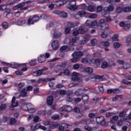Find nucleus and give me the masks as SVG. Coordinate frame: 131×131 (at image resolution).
Instances as JSON below:
<instances>
[{
	"mask_svg": "<svg viewBox=\"0 0 131 131\" xmlns=\"http://www.w3.org/2000/svg\"><path fill=\"white\" fill-rule=\"evenodd\" d=\"M120 43H118V42H115L114 44V48H115V49H118L119 48H120Z\"/></svg>",
	"mask_w": 131,
	"mask_h": 131,
	"instance_id": "obj_62",
	"label": "nucleus"
},
{
	"mask_svg": "<svg viewBox=\"0 0 131 131\" xmlns=\"http://www.w3.org/2000/svg\"><path fill=\"white\" fill-rule=\"evenodd\" d=\"M73 57H77V58H79L83 57V53L82 52H76L75 51L73 54H72Z\"/></svg>",
	"mask_w": 131,
	"mask_h": 131,
	"instance_id": "obj_12",
	"label": "nucleus"
},
{
	"mask_svg": "<svg viewBox=\"0 0 131 131\" xmlns=\"http://www.w3.org/2000/svg\"><path fill=\"white\" fill-rule=\"evenodd\" d=\"M7 108V105L5 104H2L0 105V110L3 111V110H5Z\"/></svg>",
	"mask_w": 131,
	"mask_h": 131,
	"instance_id": "obj_54",
	"label": "nucleus"
},
{
	"mask_svg": "<svg viewBox=\"0 0 131 131\" xmlns=\"http://www.w3.org/2000/svg\"><path fill=\"white\" fill-rule=\"evenodd\" d=\"M89 18L91 19H96L97 18V14L92 13L89 15Z\"/></svg>",
	"mask_w": 131,
	"mask_h": 131,
	"instance_id": "obj_51",
	"label": "nucleus"
},
{
	"mask_svg": "<svg viewBox=\"0 0 131 131\" xmlns=\"http://www.w3.org/2000/svg\"><path fill=\"white\" fill-rule=\"evenodd\" d=\"M104 121H105V119L103 116L96 117V122H97L98 124H103Z\"/></svg>",
	"mask_w": 131,
	"mask_h": 131,
	"instance_id": "obj_10",
	"label": "nucleus"
},
{
	"mask_svg": "<svg viewBox=\"0 0 131 131\" xmlns=\"http://www.w3.org/2000/svg\"><path fill=\"white\" fill-rule=\"evenodd\" d=\"M97 42H98V41L96 39H94L91 40V45H92V46H96Z\"/></svg>",
	"mask_w": 131,
	"mask_h": 131,
	"instance_id": "obj_61",
	"label": "nucleus"
},
{
	"mask_svg": "<svg viewBox=\"0 0 131 131\" xmlns=\"http://www.w3.org/2000/svg\"><path fill=\"white\" fill-rule=\"evenodd\" d=\"M92 122V121L90 119H83L81 121L82 124H86V125H89Z\"/></svg>",
	"mask_w": 131,
	"mask_h": 131,
	"instance_id": "obj_17",
	"label": "nucleus"
},
{
	"mask_svg": "<svg viewBox=\"0 0 131 131\" xmlns=\"http://www.w3.org/2000/svg\"><path fill=\"white\" fill-rule=\"evenodd\" d=\"M2 27L4 29H7L9 27V24L7 22L4 21L2 23Z\"/></svg>",
	"mask_w": 131,
	"mask_h": 131,
	"instance_id": "obj_35",
	"label": "nucleus"
},
{
	"mask_svg": "<svg viewBox=\"0 0 131 131\" xmlns=\"http://www.w3.org/2000/svg\"><path fill=\"white\" fill-rule=\"evenodd\" d=\"M98 25V23L96 21H91V25L90 26V27H92L93 28H95V27L97 26Z\"/></svg>",
	"mask_w": 131,
	"mask_h": 131,
	"instance_id": "obj_40",
	"label": "nucleus"
},
{
	"mask_svg": "<svg viewBox=\"0 0 131 131\" xmlns=\"http://www.w3.org/2000/svg\"><path fill=\"white\" fill-rule=\"evenodd\" d=\"M84 71L89 74H92L93 73V68L87 67L84 69Z\"/></svg>",
	"mask_w": 131,
	"mask_h": 131,
	"instance_id": "obj_29",
	"label": "nucleus"
},
{
	"mask_svg": "<svg viewBox=\"0 0 131 131\" xmlns=\"http://www.w3.org/2000/svg\"><path fill=\"white\" fill-rule=\"evenodd\" d=\"M88 116L90 118H95V117H96V114L94 113H90L89 114Z\"/></svg>",
	"mask_w": 131,
	"mask_h": 131,
	"instance_id": "obj_48",
	"label": "nucleus"
},
{
	"mask_svg": "<svg viewBox=\"0 0 131 131\" xmlns=\"http://www.w3.org/2000/svg\"><path fill=\"white\" fill-rule=\"evenodd\" d=\"M24 110H27L30 113H34L35 112V108L33 107V105L30 103H24L23 105Z\"/></svg>",
	"mask_w": 131,
	"mask_h": 131,
	"instance_id": "obj_1",
	"label": "nucleus"
},
{
	"mask_svg": "<svg viewBox=\"0 0 131 131\" xmlns=\"http://www.w3.org/2000/svg\"><path fill=\"white\" fill-rule=\"evenodd\" d=\"M13 17V13H7L6 15V18L8 19H11Z\"/></svg>",
	"mask_w": 131,
	"mask_h": 131,
	"instance_id": "obj_64",
	"label": "nucleus"
},
{
	"mask_svg": "<svg viewBox=\"0 0 131 131\" xmlns=\"http://www.w3.org/2000/svg\"><path fill=\"white\" fill-rule=\"evenodd\" d=\"M54 102V97L53 96H49L47 98V103L48 105L51 106L53 104V102Z\"/></svg>",
	"mask_w": 131,
	"mask_h": 131,
	"instance_id": "obj_15",
	"label": "nucleus"
},
{
	"mask_svg": "<svg viewBox=\"0 0 131 131\" xmlns=\"http://www.w3.org/2000/svg\"><path fill=\"white\" fill-rule=\"evenodd\" d=\"M2 64H4V65H6V64L7 66H9L10 67H11V68H15L16 69H18L19 67H21V66H22V64H20L16 62L11 64L9 63H6L5 62H2Z\"/></svg>",
	"mask_w": 131,
	"mask_h": 131,
	"instance_id": "obj_5",
	"label": "nucleus"
},
{
	"mask_svg": "<svg viewBox=\"0 0 131 131\" xmlns=\"http://www.w3.org/2000/svg\"><path fill=\"white\" fill-rule=\"evenodd\" d=\"M119 118V117H118V116H115L112 118H111L110 120L111 122H113V120L114 121H117Z\"/></svg>",
	"mask_w": 131,
	"mask_h": 131,
	"instance_id": "obj_41",
	"label": "nucleus"
},
{
	"mask_svg": "<svg viewBox=\"0 0 131 131\" xmlns=\"http://www.w3.org/2000/svg\"><path fill=\"white\" fill-rule=\"evenodd\" d=\"M95 65H96V68H99L100 65H101V60L99 59H96L95 60Z\"/></svg>",
	"mask_w": 131,
	"mask_h": 131,
	"instance_id": "obj_27",
	"label": "nucleus"
},
{
	"mask_svg": "<svg viewBox=\"0 0 131 131\" xmlns=\"http://www.w3.org/2000/svg\"><path fill=\"white\" fill-rule=\"evenodd\" d=\"M78 61H79V58L76 56L74 57V58L71 59L72 63H76V62H78Z\"/></svg>",
	"mask_w": 131,
	"mask_h": 131,
	"instance_id": "obj_33",
	"label": "nucleus"
},
{
	"mask_svg": "<svg viewBox=\"0 0 131 131\" xmlns=\"http://www.w3.org/2000/svg\"><path fill=\"white\" fill-rule=\"evenodd\" d=\"M79 15L81 18H82V17H84L85 15H88V12H85L83 10H81L78 12Z\"/></svg>",
	"mask_w": 131,
	"mask_h": 131,
	"instance_id": "obj_25",
	"label": "nucleus"
},
{
	"mask_svg": "<svg viewBox=\"0 0 131 131\" xmlns=\"http://www.w3.org/2000/svg\"><path fill=\"white\" fill-rule=\"evenodd\" d=\"M112 39L114 41H116L118 40V35L115 34L112 37Z\"/></svg>",
	"mask_w": 131,
	"mask_h": 131,
	"instance_id": "obj_53",
	"label": "nucleus"
},
{
	"mask_svg": "<svg viewBox=\"0 0 131 131\" xmlns=\"http://www.w3.org/2000/svg\"><path fill=\"white\" fill-rule=\"evenodd\" d=\"M7 5L6 4H3L0 5V11H5L7 8Z\"/></svg>",
	"mask_w": 131,
	"mask_h": 131,
	"instance_id": "obj_42",
	"label": "nucleus"
},
{
	"mask_svg": "<svg viewBox=\"0 0 131 131\" xmlns=\"http://www.w3.org/2000/svg\"><path fill=\"white\" fill-rule=\"evenodd\" d=\"M68 27H69L70 28H73V27H74V24L73 23H70L69 22L68 23Z\"/></svg>",
	"mask_w": 131,
	"mask_h": 131,
	"instance_id": "obj_59",
	"label": "nucleus"
},
{
	"mask_svg": "<svg viewBox=\"0 0 131 131\" xmlns=\"http://www.w3.org/2000/svg\"><path fill=\"white\" fill-rule=\"evenodd\" d=\"M16 4V1L13 0V1H8L7 2V5L8 6H13V5H15Z\"/></svg>",
	"mask_w": 131,
	"mask_h": 131,
	"instance_id": "obj_34",
	"label": "nucleus"
},
{
	"mask_svg": "<svg viewBox=\"0 0 131 131\" xmlns=\"http://www.w3.org/2000/svg\"><path fill=\"white\" fill-rule=\"evenodd\" d=\"M112 66H116V64L113 60L110 61L108 63V67H112Z\"/></svg>",
	"mask_w": 131,
	"mask_h": 131,
	"instance_id": "obj_44",
	"label": "nucleus"
},
{
	"mask_svg": "<svg viewBox=\"0 0 131 131\" xmlns=\"http://www.w3.org/2000/svg\"><path fill=\"white\" fill-rule=\"evenodd\" d=\"M109 110L108 108L105 107L104 109H101L99 111V113H106Z\"/></svg>",
	"mask_w": 131,
	"mask_h": 131,
	"instance_id": "obj_52",
	"label": "nucleus"
},
{
	"mask_svg": "<svg viewBox=\"0 0 131 131\" xmlns=\"http://www.w3.org/2000/svg\"><path fill=\"white\" fill-rule=\"evenodd\" d=\"M24 6H25V3L23 2L15 6L14 8H16V9H22Z\"/></svg>",
	"mask_w": 131,
	"mask_h": 131,
	"instance_id": "obj_31",
	"label": "nucleus"
},
{
	"mask_svg": "<svg viewBox=\"0 0 131 131\" xmlns=\"http://www.w3.org/2000/svg\"><path fill=\"white\" fill-rule=\"evenodd\" d=\"M78 6L76 5H70L69 6V10L71 11H75V10H77Z\"/></svg>",
	"mask_w": 131,
	"mask_h": 131,
	"instance_id": "obj_28",
	"label": "nucleus"
},
{
	"mask_svg": "<svg viewBox=\"0 0 131 131\" xmlns=\"http://www.w3.org/2000/svg\"><path fill=\"white\" fill-rule=\"evenodd\" d=\"M69 51H74V43L72 41H70L69 43Z\"/></svg>",
	"mask_w": 131,
	"mask_h": 131,
	"instance_id": "obj_22",
	"label": "nucleus"
},
{
	"mask_svg": "<svg viewBox=\"0 0 131 131\" xmlns=\"http://www.w3.org/2000/svg\"><path fill=\"white\" fill-rule=\"evenodd\" d=\"M127 111L124 110L121 112L119 114V117H124V116H126Z\"/></svg>",
	"mask_w": 131,
	"mask_h": 131,
	"instance_id": "obj_30",
	"label": "nucleus"
},
{
	"mask_svg": "<svg viewBox=\"0 0 131 131\" xmlns=\"http://www.w3.org/2000/svg\"><path fill=\"white\" fill-rule=\"evenodd\" d=\"M45 125H49V127L54 129V128H56V125L54 124H52V122L46 121L45 122Z\"/></svg>",
	"mask_w": 131,
	"mask_h": 131,
	"instance_id": "obj_19",
	"label": "nucleus"
},
{
	"mask_svg": "<svg viewBox=\"0 0 131 131\" xmlns=\"http://www.w3.org/2000/svg\"><path fill=\"white\" fill-rule=\"evenodd\" d=\"M98 89H99L100 93H101V94H103V93H104V87H103V85H99Z\"/></svg>",
	"mask_w": 131,
	"mask_h": 131,
	"instance_id": "obj_47",
	"label": "nucleus"
},
{
	"mask_svg": "<svg viewBox=\"0 0 131 131\" xmlns=\"http://www.w3.org/2000/svg\"><path fill=\"white\" fill-rule=\"evenodd\" d=\"M112 11H114V6L110 5L107 7V10L104 12H106V14H108V12H112Z\"/></svg>",
	"mask_w": 131,
	"mask_h": 131,
	"instance_id": "obj_26",
	"label": "nucleus"
},
{
	"mask_svg": "<svg viewBox=\"0 0 131 131\" xmlns=\"http://www.w3.org/2000/svg\"><path fill=\"white\" fill-rule=\"evenodd\" d=\"M101 46L105 47V48H109L110 47V43L108 41H102L100 43Z\"/></svg>",
	"mask_w": 131,
	"mask_h": 131,
	"instance_id": "obj_24",
	"label": "nucleus"
},
{
	"mask_svg": "<svg viewBox=\"0 0 131 131\" xmlns=\"http://www.w3.org/2000/svg\"><path fill=\"white\" fill-rule=\"evenodd\" d=\"M62 111H66V112H71L73 108L70 105H63L62 107Z\"/></svg>",
	"mask_w": 131,
	"mask_h": 131,
	"instance_id": "obj_9",
	"label": "nucleus"
},
{
	"mask_svg": "<svg viewBox=\"0 0 131 131\" xmlns=\"http://www.w3.org/2000/svg\"><path fill=\"white\" fill-rule=\"evenodd\" d=\"M29 64L31 65V66H34V65L36 64V59L31 60L29 62Z\"/></svg>",
	"mask_w": 131,
	"mask_h": 131,
	"instance_id": "obj_46",
	"label": "nucleus"
},
{
	"mask_svg": "<svg viewBox=\"0 0 131 131\" xmlns=\"http://www.w3.org/2000/svg\"><path fill=\"white\" fill-rule=\"evenodd\" d=\"M109 67V64L107 62L103 61L101 64V68L102 69H106V68H108Z\"/></svg>",
	"mask_w": 131,
	"mask_h": 131,
	"instance_id": "obj_23",
	"label": "nucleus"
},
{
	"mask_svg": "<svg viewBox=\"0 0 131 131\" xmlns=\"http://www.w3.org/2000/svg\"><path fill=\"white\" fill-rule=\"evenodd\" d=\"M67 49H68V46H63L60 48V52H64V51L66 50Z\"/></svg>",
	"mask_w": 131,
	"mask_h": 131,
	"instance_id": "obj_49",
	"label": "nucleus"
},
{
	"mask_svg": "<svg viewBox=\"0 0 131 131\" xmlns=\"http://www.w3.org/2000/svg\"><path fill=\"white\" fill-rule=\"evenodd\" d=\"M72 79L73 81H78V82H80L82 81L81 79L79 78V74L74 72L72 76Z\"/></svg>",
	"mask_w": 131,
	"mask_h": 131,
	"instance_id": "obj_6",
	"label": "nucleus"
},
{
	"mask_svg": "<svg viewBox=\"0 0 131 131\" xmlns=\"http://www.w3.org/2000/svg\"><path fill=\"white\" fill-rule=\"evenodd\" d=\"M51 47L54 51H57L60 48L59 46V41L58 40H53Z\"/></svg>",
	"mask_w": 131,
	"mask_h": 131,
	"instance_id": "obj_7",
	"label": "nucleus"
},
{
	"mask_svg": "<svg viewBox=\"0 0 131 131\" xmlns=\"http://www.w3.org/2000/svg\"><path fill=\"white\" fill-rule=\"evenodd\" d=\"M12 102V107H15L18 106V102L16 101V97H13L11 101Z\"/></svg>",
	"mask_w": 131,
	"mask_h": 131,
	"instance_id": "obj_18",
	"label": "nucleus"
},
{
	"mask_svg": "<svg viewBox=\"0 0 131 131\" xmlns=\"http://www.w3.org/2000/svg\"><path fill=\"white\" fill-rule=\"evenodd\" d=\"M20 97H22L23 98L27 97V90H26V89L24 88L21 91L20 94L17 98H20Z\"/></svg>",
	"mask_w": 131,
	"mask_h": 131,
	"instance_id": "obj_13",
	"label": "nucleus"
},
{
	"mask_svg": "<svg viewBox=\"0 0 131 131\" xmlns=\"http://www.w3.org/2000/svg\"><path fill=\"white\" fill-rule=\"evenodd\" d=\"M88 6H86V4H83L80 5V7L82 10H87L88 9Z\"/></svg>",
	"mask_w": 131,
	"mask_h": 131,
	"instance_id": "obj_50",
	"label": "nucleus"
},
{
	"mask_svg": "<svg viewBox=\"0 0 131 131\" xmlns=\"http://www.w3.org/2000/svg\"><path fill=\"white\" fill-rule=\"evenodd\" d=\"M38 115H41L42 116H45L47 114L45 111H39L37 112Z\"/></svg>",
	"mask_w": 131,
	"mask_h": 131,
	"instance_id": "obj_37",
	"label": "nucleus"
},
{
	"mask_svg": "<svg viewBox=\"0 0 131 131\" xmlns=\"http://www.w3.org/2000/svg\"><path fill=\"white\" fill-rule=\"evenodd\" d=\"M79 67H80V66L79 65V64H74L73 66V68L75 70H77V69H79Z\"/></svg>",
	"mask_w": 131,
	"mask_h": 131,
	"instance_id": "obj_56",
	"label": "nucleus"
},
{
	"mask_svg": "<svg viewBox=\"0 0 131 131\" xmlns=\"http://www.w3.org/2000/svg\"><path fill=\"white\" fill-rule=\"evenodd\" d=\"M131 67V65L129 63H126L123 67V68H124V69H129V68H130Z\"/></svg>",
	"mask_w": 131,
	"mask_h": 131,
	"instance_id": "obj_55",
	"label": "nucleus"
},
{
	"mask_svg": "<svg viewBox=\"0 0 131 131\" xmlns=\"http://www.w3.org/2000/svg\"><path fill=\"white\" fill-rule=\"evenodd\" d=\"M102 15L103 16V17H104V18H106V21L105 20V22L110 23V22L112 21L111 17L109 16V13H107V11H103L102 13Z\"/></svg>",
	"mask_w": 131,
	"mask_h": 131,
	"instance_id": "obj_8",
	"label": "nucleus"
},
{
	"mask_svg": "<svg viewBox=\"0 0 131 131\" xmlns=\"http://www.w3.org/2000/svg\"><path fill=\"white\" fill-rule=\"evenodd\" d=\"M39 20V17H38V15H35L32 18H29L28 20V24H34V22H37Z\"/></svg>",
	"mask_w": 131,
	"mask_h": 131,
	"instance_id": "obj_4",
	"label": "nucleus"
},
{
	"mask_svg": "<svg viewBox=\"0 0 131 131\" xmlns=\"http://www.w3.org/2000/svg\"><path fill=\"white\" fill-rule=\"evenodd\" d=\"M17 122L16 119L14 118H11L10 120V124H15Z\"/></svg>",
	"mask_w": 131,
	"mask_h": 131,
	"instance_id": "obj_43",
	"label": "nucleus"
},
{
	"mask_svg": "<svg viewBox=\"0 0 131 131\" xmlns=\"http://www.w3.org/2000/svg\"><path fill=\"white\" fill-rule=\"evenodd\" d=\"M100 100H101V99L99 98V97L97 96H96L93 99V102H95V103H98V102H99V101H100Z\"/></svg>",
	"mask_w": 131,
	"mask_h": 131,
	"instance_id": "obj_45",
	"label": "nucleus"
},
{
	"mask_svg": "<svg viewBox=\"0 0 131 131\" xmlns=\"http://www.w3.org/2000/svg\"><path fill=\"white\" fill-rule=\"evenodd\" d=\"M38 61L39 63H43L46 61V56L43 55H41L38 58Z\"/></svg>",
	"mask_w": 131,
	"mask_h": 131,
	"instance_id": "obj_20",
	"label": "nucleus"
},
{
	"mask_svg": "<svg viewBox=\"0 0 131 131\" xmlns=\"http://www.w3.org/2000/svg\"><path fill=\"white\" fill-rule=\"evenodd\" d=\"M66 65H67V62L64 61V62H62L61 64H59V67L64 68V67H66Z\"/></svg>",
	"mask_w": 131,
	"mask_h": 131,
	"instance_id": "obj_60",
	"label": "nucleus"
},
{
	"mask_svg": "<svg viewBox=\"0 0 131 131\" xmlns=\"http://www.w3.org/2000/svg\"><path fill=\"white\" fill-rule=\"evenodd\" d=\"M78 31H79V33H81V34H83V33L85 32V30L84 29V28L81 27L79 28Z\"/></svg>",
	"mask_w": 131,
	"mask_h": 131,
	"instance_id": "obj_38",
	"label": "nucleus"
},
{
	"mask_svg": "<svg viewBox=\"0 0 131 131\" xmlns=\"http://www.w3.org/2000/svg\"><path fill=\"white\" fill-rule=\"evenodd\" d=\"M17 23V25H18L19 26L24 25V24H25V19L23 18H21L18 20Z\"/></svg>",
	"mask_w": 131,
	"mask_h": 131,
	"instance_id": "obj_21",
	"label": "nucleus"
},
{
	"mask_svg": "<svg viewBox=\"0 0 131 131\" xmlns=\"http://www.w3.org/2000/svg\"><path fill=\"white\" fill-rule=\"evenodd\" d=\"M130 28V21L127 20L125 21V25L124 26V30H128Z\"/></svg>",
	"mask_w": 131,
	"mask_h": 131,
	"instance_id": "obj_16",
	"label": "nucleus"
},
{
	"mask_svg": "<svg viewBox=\"0 0 131 131\" xmlns=\"http://www.w3.org/2000/svg\"><path fill=\"white\" fill-rule=\"evenodd\" d=\"M98 26L100 29L101 30H108L109 29V25L106 24V23L104 20V19H100L98 21Z\"/></svg>",
	"mask_w": 131,
	"mask_h": 131,
	"instance_id": "obj_2",
	"label": "nucleus"
},
{
	"mask_svg": "<svg viewBox=\"0 0 131 131\" xmlns=\"http://www.w3.org/2000/svg\"><path fill=\"white\" fill-rule=\"evenodd\" d=\"M122 11H123V9H122V8L120 7H117L116 9V12L118 14H120V13H121Z\"/></svg>",
	"mask_w": 131,
	"mask_h": 131,
	"instance_id": "obj_39",
	"label": "nucleus"
},
{
	"mask_svg": "<svg viewBox=\"0 0 131 131\" xmlns=\"http://www.w3.org/2000/svg\"><path fill=\"white\" fill-rule=\"evenodd\" d=\"M55 15H59L61 18H66L68 17V13L65 11H60L59 10H55L54 11Z\"/></svg>",
	"mask_w": 131,
	"mask_h": 131,
	"instance_id": "obj_3",
	"label": "nucleus"
},
{
	"mask_svg": "<svg viewBox=\"0 0 131 131\" xmlns=\"http://www.w3.org/2000/svg\"><path fill=\"white\" fill-rule=\"evenodd\" d=\"M59 131H64L65 128H69L70 127V125L68 124H62L61 125L59 124Z\"/></svg>",
	"mask_w": 131,
	"mask_h": 131,
	"instance_id": "obj_11",
	"label": "nucleus"
},
{
	"mask_svg": "<svg viewBox=\"0 0 131 131\" xmlns=\"http://www.w3.org/2000/svg\"><path fill=\"white\" fill-rule=\"evenodd\" d=\"M113 94H119V93H120V90L119 89H113Z\"/></svg>",
	"mask_w": 131,
	"mask_h": 131,
	"instance_id": "obj_57",
	"label": "nucleus"
},
{
	"mask_svg": "<svg viewBox=\"0 0 131 131\" xmlns=\"http://www.w3.org/2000/svg\"><path fill=\"white\" fill-rule=\"evenodd\" d=\"M61 35H62V33H61V32L55 31L53 34V38L54 39H57V38H59L61 37Z\"/></svg>",
	"mask_w": 131,
	"mask_h": 131,
	"instance_id": "obj_14",
	"label": "nucleus"
},
{
	"mask_svg": "<svg viewBox=\"0 0 131 131\" xmlns=\"http://www.w3.org/2000/svg\"><path fill=\"white\" fill-rule=\"evenodd\" d=\"M123 12L125 13H127V12H129V7H125L123 9Z\"/></svg>",
	"mask_w": 131,
	"mask_h": 131,
	"instance_id": "obj_63",
	"label": "nucleus"
},
{
	"mask_svg": "<svg viewBox=\"0 0 131 131\" xmlns=\"http://www.w3.org/2000/svg\"><path fill=\"white\" fill-rule=\"evenodd\" d=\"M89 96L88 94H85V95L82 97V100L84 101V102H86L88 100H89Z\"/></svg>",
	"mask_w": 131,
	"mask_h": 131,
	"instance_id": "obj_36",
	"label": "nucleus"
},
{
	"mask_svg": "<svg viewBox=\"0 0 131 131\" xmlns=\"http://www.w3.org/2000/svg\"><path fill=\"white\" fill-rule=\"evenodd\" d=\"M87 10L89 12H95V8L92 5L88 6Z\"/></svg>",
	"mask_w": 131,
	"mask_h": 131,
	"instance_id": "obj_32",
	"label": "nucleus"
},
{
	"mask_svg": "<svg viewBox=\"0 0 131 131\" xmlns=\"http://www.w3.org/2000/svg\"><path fill=\"white\" fill-rule=\"evenodd\" d=\"M75 19H76V20H78V19H80V15H79V13H76L75 14L73 15Z\"/></svg>",
	"mask_w": 131,
	"mask_h": 131,
	"instance_id": "obj_58",
	"label": "nucleus"
}]
</instances>
